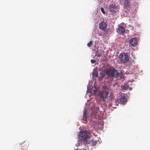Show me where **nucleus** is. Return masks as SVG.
I'll use <instances>...</instances> for the list:
<instances>
[{
  "instance_id": "obj_21",
  "label": "nucleus",
  "mask_w": 150,
  "mask_h": 150,
  "mask_svg": "<svg viewBox=\"0 0 150 150\" xmlns=\"http://www.w3.org/2000/svg\"><path fill=\"white\" fill-rule=\"evenodd\" d=\"M74 150H78V149H75Z\"/></svg>"
},
{
  "instance_id": "obj_20",
  "label": "nucleus",
  "mask_w": 150,
  "mask_h": 150,
  "mask_svg": "<svg viewBox=\"0 0 150 150\" xmlns=\"http://www.w3.org/2000/svg\"><path fill=\"white\" fill-rule=\"evenodd\" d=\"M25 149H27V146H25Z\"/></svg>"
},
{
  "instance_id": "obj_18",
  "label": "nucleus",
  "mask_w": 150,
  "mask_h": 150,
  "mask_svg": "<svg viewBox=\"0 0 150 150\" xmlns=\"http://www.w3.org/2000/svg\"><path fill=\"white\" fill-rule=\"evenodd\" d=\"M91 63L93 64L95 63L96 62V60L94 59H91Z\"/></svg>"
},
{
  "instance_id": "obj_13",
  "label": "nucleus",
  "mask_w": 150,
  "mask_h": 150,
  "mask_svg": "<svg viewBox=\"0 0 150 150\" xmlns=\"http://www.w3.org/2000/svg\"><path fill=\"white\" fill-rule=\"evenodd\" d=\"M129 1L128 0H125L124 4L126 6H128L129 5Z\"/></svg>"
},
{
  "instance_id": "obj_22",
  "label": "nucleus",
  "mask_w": 150,
  "mask_h": 150,
  "mask_svg": "<svg viewBox=\"0 0 150 150\" xmlns=\"http://www.w3.org/2000/svg\"><path fill=\"white\" fill-rule=\"evenodd\" d=\"M22 150H24V149H22Z\"/></svg>"
},
{
  "instance_id": "obj_12",
  "label": "nucleus",
  "mask_w": 150,
  "mask_h": 150,
  "mask_svg": "<svg viewBox=\"0 0 150 150\" xmlns=\"http://www.w3.org/2000/svg\"><path fill=\"white\" fill-rule=\"evenodd\" d=\"M102 55V53L101 51H100L99 50H97L96 52V56H98V57H101Z\"/></svg>"
},
{
  "instance_id": "obj_16",
  "label": "nucleus",
  "mask_w": 150,
  "mask_h": 150,
  "mask_svg": "<svg viewBox=\"0 0 150 150\" xmlns=\"http://www.w3.org/2000/svg\"><path fill=\"white\" fill-rule=\"evenodd\" d=\"M93 42L92 41H90L89 42L87 43V45L88 47H90L92 44Z\"/></svg>"
},
{
  "instance_id": "obj_14",
  "label": "nucleus",
  "mask_w": 150,
  "mask_h": 150,
  "mask_svg": "<svg viewBox=\"0 0 150 150\" xmlns=\"http://www.w3.org/2000/svg\"><path fill=\"white\" fill-rule=\"evenodd\" d=\"M105 76V74L102 72H101L100 73V76H99L100 78L101 79H102Z\"/></svg>"
},
{
  "instance_id": "obj_15",
  "label": "nucleus",
  "mask_w": 150,
  "mask_h": 150,
  "mask_svg": "<svg viewBox=\"0 0 150 150\" xmlns=\"http://www.w3.org/2000/svg\"><path fill=\"white\" fill-rule=\"evenodd\" d=\"M129 88V85H125L123 87V89L124 90H126V89L128 88Z\"/></svg>"
},
{
  "instance_id": "obj_4",
  "label": "nucleus",
  "mask_w": 150,
  "mask_h": 150,
  "mask_svg": "<svg viewBox=\"0 0 150 150\" xmlns=\"http://www.w3.org/2000/svg\"><path fill=\"white\" fill-rule=\"evenodd\" d=\"M99 27L100 29L105 30H106L107 28V24L105 22H101L99 24Z\"/></svg>"
},
{
  "instance_id": "obj_19",
  "label": "nucleus",
  "mask_w": 150,
  "mask_h": 150,
  "mask_svg": "<svg viewBox=\"0 0 150 150\" xmlns=\"http://www.w3.org/2000/svg\"><path fill=\"white\" fill-rule=\"evenodd\" d=\"M96 77H97L98 76V73L97 72H96Z\"/></svg>"
},
{
  "instance_id": "obj_17",
  "label": "nucleus",
  "mask_w": 150,
  "mask_h": 150,
  "mask_svg": "<svg viewBox=\"0 0 150 150\" xmlns=\"http://www.w3.org/2000/svg\"><path fill=\"white\" fill-rule=\"evenodd\" d=\"M100 10H101V12H102V13L103 14H105V12L104 10L103 7H101L100 8Z\"/></svg>"
},
{
  "instance_id": "obj_3",
  "label": "nucleus",
  "mask_w": 150,
  "mask_h": 150,
  "mask_svg": "<svg viewBox=\"0 0 150 150\" xmlns=\"http://www.w3.org/2000/svg\"><path fill=\"white\" fill-rule=\"evenodd\" d=\"M119 58L121 61L123 63H125L128 61L129 58L128 55L126 53L120 54L119 55Z\"/></svg>"
},
{
  "instance_id": "obj_8",
  "label": "nucleus",
  "mask_w": 150,
  "mask_h": 150,
  "mask_svg": "<svg viewBox=\"0 0 150 150\" xmlns=\"http://www.w3.org/2000/svg\"><path fill=\"white\" fill-rule=\"evenodd\" d=\"M117 31L118 33L122 34L125 32V29L123 27L119 26L117 29Z\"/></svg>"
},
{
  "instance_id": "obj_9",
  "label": "nucleus",
  "mask_w": 150,
  "mask_h": 150,
  "mask_svg": "<svg viewBox=\"0 0 150 150\" xmlns=\"http://www.w3.org/2000/svg\"><path fill=\"white\" fill-rule=\"evenodd\" d=\"M120 101L122 103L125 104L127 102V98L124 96H122L120 98Z\"/></svg>"
},
{
  "instance_id": "obj_10",
  "label": "nucleus",
  "mask_w": 150,
  "mask_h": 150,
  "mask_svg": "<svg viewBox=\"0 0 150 150\" xmlns=\"http://www.w3.org/2000/svg\"><path fill=\"white\" fill-rule=\"evenodd\" d=\"M108 76L106 77V78L108 79V81H111L113 80V77L115 76L111 75H107Z\"/></svg>"
},
{
  "instance_id": "obj_2",
  "label": "nucleus",
  "mask_w": 150,
  "mask_h": 150,
  "mask_svg": "<svg viewBox=\"0 0 150 150\" xmlns=\"http://www.w3.org/2000/svg\"><path fill=\"white\" fill-rule=\"evenodd\" d=\"M105 69L104 70L105 71L107 75H110L115 76V77L117 78L120 76L121 77L122 76V73H119L118 72L117 70L114 67H110L108 69H105V66H104Z\"/></svg>"
},
{
  "instance_id": "obj_11",
  "label": "nucleus",
  "mask_w": 150,
  "mask_h": 150,
  "mask_svg": "<svg viewBox=\"0 0 150 150\" xmlns=\"http://www.w3.org/2000/svg\"><path fill=\"white\" fill-rule=\"evenodd\" d=\"M86 109H84L83 110V119L84 120H86L87 119V118L86 117Z\"/></svg>"
},
{
  "instance_id": "obj_6",
  "label": "nucleus",
  "mask_w": 150,
  "mask_h": 150,
  "mask_svg": "<svg viewBox=\"0 0 150 150\" xmlns=\"http://www.w3.org/2000/svg\"><path fill=\"white\" fill-rule=\"evenodd\" d=\"M129 43L132 46H136L137 43V39L135 38H132L130 39Z\"/></svg>"
},
{
  "instance_id": "obj_5",
  "label": "nucleus",
  "mask_w": 150,
  "mask_h": 150,
  "mask_svg": "<svg viewBox=\"0 0 150 150\" xmlns=\"http://www.w3.org/2000/svg\"><path fill=\"white\" fill-rule=\"evenodd\" d=\"M109 9L111 12H115L117 9V7L115 4H112L110 5Z\"/></svg>"
},
{
  "instance_id": "obj_7",
  "label": "nucleus",
  "mask_w": 150,
  "mask_h": 150,
  "mask_svg": "<svg viewBox=\"0 0 150 150\" xmlns=\"http://www.w3.org/2000/svg\"><path fill=\"white\" fill-rule=\"evenodd\" d=\"M100 96L101 99L104 100L107 98L108 94L105 91L102 92L99 94Z\"/></svg>"
},
{
  "instance_id": "obj_1",
  "label": "nucleus",
  "mask_w": 150,
  "mask_h": 150,
  "mask_svg": "<svg viewBox=\"0 0 150 150\" xmlns=\"http://www.w3.org/2000/svg\"><path fill=\"white\" fill-rule=\"evenodd\" d=\"M79 137L81 140V142L84 144H90V145L93 146H95L97 143V141L94 139L90 140V134L86 131H80Z\"/></svg>"
}]
</instances>
